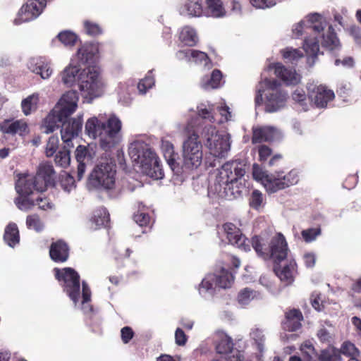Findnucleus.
Returning <instances> with one entry per match:
<instances>
[{
	"instance_id": "nucleus-15",
	"label": "nucleus",
	"mask_w": 361,
	"mask_h": 361,
	"mask_svg": "<svg viewBox=\"0 0 361 361\" xmlns=\"http://www.w3.org/2000/svg\"><path fill=\"white\" fill-rule=\"evenodd\" d=\"M298 266L294 259H286L283 262L274 264L273 270L285 286L291 285L298 274Z\"/></svg>"
},
{
	"instance_id": "nucleus-47",
	"label": "nucleus",
	"mask_w": 361,
	"mask_h": 361,
	"mask_svg": "<svg viewBox=\"0 0 361 361\" xmlns=\"http://www.w3.org/2000/svg\"><path fill=\"white\" fill-rule=\"evenodd\" d=\"M320 361H341L338 349H326L322 351L319 356Z\"/></svg>"
},
{
	"instance_id": "nucleus-33",
	"label": "nucleus",
	"mask_w": 361,
	"mask_h": 361,
	"mask_svg": "<svg viewBox=\"0 0 361 361\" xmlns=\"http://www.w3.org/2000/svg\"><path fill=\"white\" fill-rule=\"evenodd\" d=\"M179 39L185 44L192 47L196 44L197 37L195 30L193 28L189 26H185L181 30Z\"/></svg>"
},
{
	"instance_id": "nucleus-36",
	"label": "nucleus",
	"mask_w": 361,
	"mask_h": 361,
	"mask_svg": "<svg viewBox=\"0 0 361 361\" xmlns=\"http://www.w3.org/2000/svg\"><path fill=\"white\" fill-rule=\"evenodd\" d=\"M66 144L65 146L56 154L54 158L55 164L62 168H66L69 166L71 162L70 148Z\"/></svg>"
},
{
	"instance_id": "nucleus-46",
	"label": "nucleus",
	"mask_w": 361,
	"mask_h": 361,
	"mask_svg": "<svg viewBox=\"0 0 361 361\" xmlns=\"http://www.w3.org/2000/svg\"><path fill=\"white\" fill-rule=\"evenodd\" d=\"M15 204L20 210L27 211L35 206V200H32L28 196L19 195L15 199Z\"/></svg>"
},
{
	"instance_id": "nucleus-38",
	"label": "nucleus",
	"mask_w": 361,
	"mask_h": 361,
	"mask_svg": "<svg viewBox=\"0 0 361 361\" xmlns=\"http://www.w3.org/2000/svg\"><path fill=\"white\" fill-rule=\"evenodd\" d=\"M31 68L32 72L40 75L43 79L49 78L52 73L49 64L42 60H37Z\"/></svg>"
},
{
	"instance_id": "nucleus-24",
	"label": "nucleus",
	"mask_w": 361,
	"mask_h": 361,
	"mask_svg": "<svg viewBox=\"0 0 361 361\" xmlns=\"http://www.w3.org/2000/svg\"><path fill=\"white\" fill-rule=\"evenodd\" d=\"M110 221V215L108 210L100 207L94 209L89 219L90 228L92 230H98L102 228H106L109 226Z\"/></svg>"
},
{
	"instance_id": "nucleus-5",
	"label": "nucleus",
	"mask_w": 361,
	"mask_h": 361,
	"mask_svg": "<svg viewBox=\"0 0 361 361\" xmlns=\"http://www.w3.org/2000/svg\"><path fill=\"white\" fill-rule=\"evenodd\" d=\"M129 155L140 163L144 172L149 177L159 180L164 176V171L157 154L144 142H136L129 147Z\"/></svg>"
},
{
	"instance_id": "nucleus-10",
	"label": "nucleus",
	"mask_w": 361,
	"mask_h": 361,
	"mask_svg": "<svg viewBox=\"0 0 361 361\" xmlns=\"http://www.w3.org/2000/svg\"><path fill=\"white\" fill-rule=\"evenodd\" d=\"M195 132L189 135L183 145V165L187 169L197 168L202 160V145Z\"/></svg>"
},
{
	"instance_id": "nucleus-11",
	"label": "nucleus",
	"mask_w": 361,
	"mask_h": 361,
	"mask_svg": "<svg viewBox=\"0 0 361 361\" xmlns=\"http://www.w3.org/2000/svg\"><path fill=\"white\" fill-rule=\"evenodd\" d=\"M47 3V0H27L19 9L14 23L20 25L35 20L42 14Z\"/></svg>"
},
{
	"instance_id": "nucleus-1",
	"label": "nucleus",
	"mask_w": 361,
	"mask_h": 361,
	"mask_svg": "<svg viewBox=\"0 0 361 361\" xmlns=\"http://www.w3.org/2000/svg\"><path fill=\"white\" fill-rule=\"evenodd\" d=\"M78 101V97L76 92H67L61 99V107L55 108L44 120L47 133H52L61 127V139L68 147H73V139L78 137L82 130V116L69 118L77 109Z\"/></svg>"
},
{
	"instance_id": "nucleus-13",
	"label": "nucleus",
	"mask_w": 361,
	"mask_h": 361,
	"mask_svg": "<svg viewBox=\"0 0 361 361\" xmlns=\"http://www.w3.org/2000/svg\"><path fill=\"white\" fill-rule=\"evenodd\" d=\"M246 173V164L241 159L226 162L219 171V182L243 180Z\"/></svg>"
},
{
	"instance_id": "nucleus-19",
	"label": "nucleus",
	"mask_w": 361,
	"mask_h": 361,
	"mask_svg": "<svg viewBox=\"0 0 361 361\" xmlns=\"http://www.w3.org/2000/svg\"><path fill=\"white\" fill-rule=\"evenodd\" d=\"M51 259L56 263L66 262L70 256V247L68 244L62 239L52 242L49 251Z\"/></svg>"
},
{
	"instance_id": "nucleus-40",
	"label": "nucleus",
	"mask_w": 361,
	"mask_h": 361,
	"mask_svg": "<svg viewBox=\"0 0 361 361\" xmlns=\"http://www.w3.org/2000/svg\"><path fill=\"white\" fill-rule=\"evenodd\" d=\"M303 49L307 54L311 56L313 58L317 57L318 52L319 51V45L317 37H306L304 40Z\"/></svg>"
},
{
	"instance_id": "nucleus-58",
	"label": "nucleus",
	"mask_w": 361,
	"mask_h": 361,
	"mask_svg": "<svg viewBox=\"0 0 361 361\" xmlns=\"http://www.w3.org/2000/svg\"><path fill=\"white\" fill-rule=\"evenodd\" d=\"M164 157L165 159L166 160L168 164L170 166L171 169L173 171L175 170L176 166L177 164L176 163V157L177 154H176L174 152L164 150Z\"/></svg>"
},
{
	"instance_id": "nucleus-23",
	"label": "nucleus",
	"mask_w": 361,
	"mask_h": 361,
	"mask_svg": "<svg viewBox=\"0 0 361 361\" xmlns=\"http://www.w3.org/2000/svg\"><path fill=\"white\" fill-rule=\"evenodd\" d=\"M279 135V131L271 126H260L252 128V143L269 142Z\"/></svg>"
},
{
	"instance_id": "nucleus-12",
	"label": "nucleus",
	"mask_w": 361,
	"mask_h": 361,
	"mask_svg": "<svg viewBox=\"0 0 361 361\" xmlns=\"http://www.w3.org/2000/svg\"><path fill=\"white\" fill-rule=\"evenodd\" d=\"M324 19L318 13L310 14L305 20H301L293 29L295 37L302 36L304 33L309 34L314 32L319 34L324 29Z\"/></svg>"
},
{
	"instance_id": "nucleus-14",
	"label": "nucleus",
	"mask_w": 361,
	"mask_h": 361,
	"mask_svg": "<svg viewBox=\"0 0 361 361\" xmlns=\"http://www.w3.org/2000/svg\"><path fill=\"white\" fill-rule=\"evenodd\" d=\"M288 244L281 233H277L269 243L267 259H272L274 264L283 262L288 257Z\"/></svg>"
},
{
	"instance_id": "nucleus-34",
	"label": "nucleus",
	"mask_w": 361,
	"mask_h": 361,
	"mask_svg": "<svg viewBox=\"0 0 361 361\" xmlns=\"http://www.w3.org/2000/svg\"><path fill=\"white\" fill-rule=\"evenodd\" d=\"M207 15L213 17H221L224 14V9L221 0H206Z\"/></svg>"
},
{
	"instance_id": "nucleus-9",
	"label": "nucleus",
	"mask_w": 361,
	"mask_h": 361,
	"mask_svg": "<svg viewBox=\"0 0 361 361\" xmlns=\"http://www.w3.org/2000/svg\"><path fill=\"white\" fill-rule=\"evenodd\" d=\"M111 163H100L90 173L89 183L95 188L111 190L115 185L116 170Z\"/></svg>"
},
{
	"instance_id": "nucleus-26",
	"label": "nucleus",
	"mask_w": 361,
	"mask_h": 361,
	"mask_svg": "<svg viewBox=\"0 0 361 361\" xmlns=\"http://www.w3.org/2000/svg\"><path fill=\"white\" fill-rule=\"evenodd\" d=\"M322 46L331 51L341 49V44L332 25L329 26L326 33L323 35Z\"/></svg>"
},
{
	"instance_id": "nucleus-50",
	"label": "nucleus",
	"mask_w": 361,
	"mask_h": 361,
	"mask_svg": "<svg viewBox=\"0 0 361 361\" xmlns=\"http://www.w3.org/2000/svg\"><path fill=\"white\" fill-rule=\"evenodd\" d=\"M59 185L64 191L69 192L75 188V179L72 176L65 173L61 176Z\"/></svg>"
},
{
	"instance_id": "nucleus-8",
	"label": "nucleus",
	"mask_w": 361,
	"mask_h": 361,
	"mask_svg": "<svg viewBox=\"0 0 361 361\" xmlns=\"http://www.w3.org/2000/svg\"><path fill=\"white\" fill-rule=\"evenodd\" d=\"M266 88L265 110L272 113L279 110L286 104L287 93L279 89L280 83L276 79L265 78L262 82Z\"/></svg>"
},
{
	"instance_id": "nucleus-3",
	"label": "nucleus",
	"mask_w": 361,
	"mask_h": 361,
	"mask_svg": "<svg viewBox=\"0 0 361 361\" xmlns=\"http://www.w3.org/2000/svg\"><path fill=\"white\" fill-rule=\"evenodd\" d=\"M122 123L115 116H110L102 122L97 117L89 118L85 123V132L93 138L99 137L100 147L107 152L119 143L121 139Z\"/></svg>"
},
{
	"instance_id": "nucleus-17",
	"label": "nucleus",
	"mask_w": 361,
	"mask_h": 361,
	"mask_svg": "<svg viewBox=\"0 0 361 361\" xmlns=\"http://www.w3.org/2000/svg\"><path fill=\"white\" fill-rule=\"evenodd\" d=\"M219 195L228 200L237 199L247 192V187L243 180L219 182Z\"/></svg>"
},
{
	"instance_id": "nucleus-18",
	"label": "nucleus",
	"mask_w": 361,
	"mask_h": 361,
	"mask_svg": "<svg viewBox=\"0 0 361 361\" xmlns=\"http://www.w3.org/2000/svg\"><path fill=\"white\" fill-rule=\"evenodd\" d=\"M308 96L318 108L326 107L327 104L335 97L334 92L331 90L322 85L314 86L312 89L309 88Z\"/></svg>"
},
{
	"instance_id": "nucleus-28",
	"label": "nucleus",
	"mask_w": 361,
	"mask_h": 361,
	"mask_svg": "<svg viewBox=\"0 0 361 361\" xmlns=\"http://www.w3.org/2000/svg\"><path fill=\"white\" fill-rule=\"evenodd\" d=\"M267 240L264 238L257 235L252 236L250 240V244L251 243L257 256L264 260H267L268 256L267 253L268 251V247L267 246Z\"/></svg>"
},
{
	"instance_id": "nucleus-53",
	"label": "nucleus",
	"mask_w": 361,
	"mask_h": 361,
	"mask_svg": "<svg viewBox=\"0 0 361 361\" xmlns=\"http://www.w3.org/2000/svg\"><path fill=\"white\" fill-rule=\"evenodd\" d=\"M263 195L258 190H254L249 199V205L255 209H259L263 202Z\"/></svg>"
},
{
	"instance_id": "nucleus-49",
	"label": "nucleus",
	"mask_w": 361,
	"mask_h": 361,
	"mask_svg": "<svg viewBox=\"0 0 361 361\" xmlns=\"http://www.w3.org/2000/svg\"><path fill=\"white\" fill-rule=\"evenodd\" d=\"M281 52L283 59H287L292 63L297 61L299 59L303 56L302 53L300 50L290 47H286V49H282Z\"/></svg>"
},
{
	"instance_id": "nucleus-37",
	"label": "nucleus",
	"mask_w": 361,
	"mask_h": 361,
	"mask_svg": "<svg viewBox=\"0 0 361 361\" xmlns=\"http://www.w3.org/2000/svg\"><path fill=\"white\" fill-rule=\"evenodd\" d=\"M232 338L228 335H223L216 345V350L219 354H228L233 349Z\"/></svg>"
},
{
	"instance_id": "nucleus-48",
	"label": "nucleus",
	"mask_w": 361,
	"mask_h": 361,
	"mask_svg": "<svg viewBox=\"0 0 361 361\" xmlns=\"http://www.w3.org/2000/svg\"><path fill=\"white\" fill-rule=\"evenodd\" d=\"M133 219L139 226H147L149 224L151 218L149 214L145 212L143 206L142 209L139 207L137 212L134 214Z\"/></svg>"
},
{
	"instance_id": "nucleus-35",
	"label": "nucleus",
	"mask_w": 361,
	"mask_h": 361,
	"mask_svg": "<svg viewBox=\"0 0 361 361\" xmlns=\"http://www.w3.org/2000/svg\"><path fill=\"white\" fill-rule=\"evenodd\" d=\"M38 102V94H32L24 99L21 103L22 110L24 114L27 116L30 114L32 111H35L37 108Z\"/></svg>"
},
{
	"instance_id": "nucleus-2",
	"label": "nucleus",
	"mask_w": 361,
	"mask_h": 361,
	"mask_svg": "<svg viewBox=\"0 0 361 361\" xmlns=\"http://www.w3.org/2000/svg\"><path fill=\"white\" fill-rule=\"evenodd\" d=\"M99 46V42H86L76 53L78 65L87 66L80 75L79 89L82 96L90 100L99 97L102 91L99 68L96 66L100 58Z\"/></svg>"
},
{
	"instance_id": "nucleus-51",
	"label": "nucleus",
	"mask_w": 361,
	"mask_h": 361,
	"mask_svg": "<svg viewBox=\"0 0 361 361\" xmlns=\"http://www.w3.org/2000/svg\"><path fill=\"white\" fill-rule=\"evenodd\" d=\"M84 28L85 32L90 36H98L102 33V28L101 26L92 21L85 20L84 21Z\"/></svg>"
},
{
	"instance_id": "nucleus-60",
	"label": "nucleus",
	"mask_w": 361,
	"mask_h": 361,
	"mask_svg": "<svg viewBox=\"0 0 361 361\" xmlns=\"http://www.w3.org/2000/svg\"><path fill=\"white\" fill-rule=\"evenodd\" d=\"M121 339L124 343H128L134 336V332L130 326H125L121 329Z\"/></svg>"
},
{
	"instance_id": "nucleus-62",
	"label": "nucleus",
	"mask_w": 361,
	"mask_h": 361,
	"mask_svg": "<svg viewBox=\"0 0 361 361\" xmlns=\"http://www.w3.org/2000/svg\"><path fill=\"white\" fill-rule=\"evenodd\" d=\"M303 261L307 268H313L316 263V255L314 252H305L303 255Z\"/></svg>"
},
{
	"instance_id": "nucleus-64",
	"label": "nucleus",
	"mask_w": 361,
	"mask_h": 361,
	"mask_svg": "<svg viewBox=\"0 0 361 361\" xmlns=\"http://www.w3.org/2000/svg\"><path fill=\"white\" fill-rule=\"evenodd\" d=\"M350 35L354 39L355 42L361 47V30L359 27L351 26L349 28Z\"/></svg>"
},
{
	"instance_id": "nucleus-56",
	"label": "nucleus",
	"mask_w": 361,
	"mask_h": 361,
	"mask_svg": "<svg viewBox=\"0 0 361 361\" xmlns=\"http://www.w3.org/2000/svg\"><path fill=\"white\" fill-rule=\"evenodd\" d=\"M255 298V292L249 288L242 289L238 295V301L240 304H247Z\"/></svg>"
},
{
	"instance_id": "nucleus-31",
	"label": "nucleus",
	"mask_w": 361,
	"mask_h": 361,
	"mask_svg": "<svg viewBox=\"0 0 361 361\" xmlns=\"http://www.w3.org/2000/svg\"><path fill=\"white\" fill-rule=\"evenodd\" d=\"M264 188L269 192H276L285 189L284 183L282 182L281 173H277V176L270 174L269 178L265 180Z\"/></svg>"
},
{
	"instance_id": "nucleus-16",
	"label": "nucleus",
	"mask_w": 361,
	"mask_h": 361,
	"mask_svg": "<svg viewBox=\"0 0 361 361\" xmlns=\"http://www.w3.org/2000/svg\"><path fill=\"white\" fill-rule=\"evenodd\" d=\"M222 227L228 243L245 252L250 251V240L238 227L231 222L224 224Z\"/></svg>"
},
{
	"instance_id": "nucleus-20",
	"label": "nucleus",
	"mask_w": 361,
	"mask_h": 361,
	"mask_svg": "<svg viewBox=\"0 0 361 361\" xmlns=\"http://www.w3.org/2000/svg\"><path fill=\"white\" fill-rule=\"evenodd\" d=\"M275 75L281 80L286 85H296L300 81V75L295 69L288 68L281 63L272 65Z\"/></svg>"
},
{
	"instance_id": "nucleus-6",
	"label": "nucleus",
	"mask_w": 361,
	"mask_h": 361,
	"mask_svg": "<svg viewBox=\"0 0 361 361\" xmlns=\"http://www.w3.org/2000/svg\"><path fill=\"white\" fill-rule=\"evenodd\" d=\"M202 139L210 153L216 157H224L230 149L228 135L220 134L214 126L208 125L203 128Z\"/></svg>"
},
{
	"instance_id": "nucleus-29",
	"label": "nucleus",
	"mask_w": 361,
	"mask_h": 361,
	"mask_svg": "<svg viewBox=\"0 0 361 361\" xmlns=\"http://www.w3.org/2000/svg\"><path fill=\"white\" fill-rule=\"evenodd\" d=\"M203 6L202 0H188L182 7L181 13H186L190 16H200L203 13Z\"/></svg>"
},
{
	"instance_id": "nucleus-61",
	"label": "nucleus",
	"mask_w": 361,
	"mask_h": 361,
	"mask_svg": "<svg viewBox=\"0 0 361 361\" xmlns=\"http://www.w3.org/2000/svg\"><path fill=\"white\" fill-rule=\"evenodd\" d=\"M175 340L176 343L178 345L183 346L188 341V336L183 329L178 328L175 332Z\"/></svg>"
},
{
	"instance_id": "nucleus-7",
	"label": "nucleus",
	"mask_w": 361,
	"mask_h": 361,
	"mask_svg": "<svg viewBox=\"0 0 361 361\" xmlns=\"http://www.w3.org/2000/svg\"><path fill=\"white\" fill-rule=\"evenodd\" d=\"M54 276L60 283L63 291L68 295L75 305L79 301L80 293V278L78 273L71 267L54 268Z\"/></svg>"
},
{
	"instance_id": "nucleus-54",
	"label": "nucleus",
	"mask_w": 361,
	"mask_h": 361,
	"mask_svg": "<svg viewBox=\"0 0 361 361\" xmlns=\"http://www.w3.org/2000/svg\"><path fill=\"white\" fill-rule=\"evenodd\" d=\"M59 140L58 136L51 135L47 143L45 154L47 157H52L59 148Z\"/></svg>"
},
{
	"instance_id": "nucleus-25",
	"label": "nucleus",
	"mask_w": 361,
	"mask_h": 361,
	"mask_svg": "<svg viewBox=\"0 0 361 361\" xmlns=\"http://www.w3.org/2000/svg\"><path fill=\"white\" fill-rule=\"evenodd\" d=\"M286 320L283 323V328L286 331H296L302 326L301 322L303 315L300 310L293 309L286 313Z\"/></svg>"
},
{
	"instance_id": "nucleus-39",
	"label": "nucleus",
	"mask_w": 361,
	"mask_h": 361,
	"mask_svg": "<svg viewBox=\"0 0 361 361\" xmlns=\"http://www.w3.org/2000/svg\"><path fill=\"white\" fill-rule=\"evenodd\" d=\"M80 68L77 66L66 67L61 73L62 81L65 85H72L75 80V77L79 73Z\"/></svg>"
},
{
	"instance_id": "nucleus-57",
	"label": "nucleus",
	"mask_w": 361,
	"mask_h": 361,
	"mask_svg": "<svg viewBox=\"0 0 361 361\" xmlns=\"http://www.w3.org/2000/svg\"><path fill=\"white\" fill-rule=\"evenodd\" d=\"M253 177L255 180L260 181L263 185L265 184V180L269 178L270 174L267 173V171H263L258 165L254 164L253 166V171H252Z\"/></svg>"
},
{
	"instance_id": "nucleus-55",
	"label": "nucleus",
	"mask_w": 361,
	"mask_h": 361,
	"mask_svg": "<svg viewBox=\"0 0 361 361\" xmlns=\"http://www.w3.org/2000/svg\"><path fill=\"white\" fill-rule=\"evenodd\" d=\"M321 234L320 227L310 228L302 231L301 235L306 243H310Z\"/></svg>"
},
{
	"instance_id": "nucleus-22",
	"label": "nucleus",
	"mask_w": 361,
	"mask_h": 361,
	"mask_svg": "<svg viewBox=\"0 0 361 361\" xmlns=\"http://www.w3.org/2000/svg\"><path fill=\"white\" fill-rule=\"evenodd\" d=\"M0 130L4 134L24 137L29 133V127L23 120L14 121L5 120L0 125Z\"/></svg>"
},
{
	"instance_id": "nucleus-59",
	"label": "nucleus",
	"mask_w": 361,
	"mask_h": 361,
	"mask_svg": "<svg viewBox=\"0 0 361 361\" xmlns=\"http://www.w3.org/2000/svg\"><path fill=\"white\" fill-rule=\"evenodd\" d=\"M35 205H37L39 209L47 210L53 207V204L50 200L46 197H39L35 200Z\"/></svg>"
},
{
	"instance_id": "nucleus-42",
	"label": "nucleus",
	"mask_w": 361,
	"mask_h": 361,
	"mask_svg": "<svg viewBox=\"0 0 361 361\" xmlns=\"http://www.w3.org/2000/svg\"><path fill=\"white\" fill-rule=\"evenodd\" d=\"M338 352L340 355L342 354L350 358L355 356H360V355L359 349L355 345V344L348 341L342 343Z\"/></svg>"
},
{
	"instance_id": "nucleus-27",
	"label": "nucleus",
	"mask_w": 361,
	"mask_h": 361,
	"mask_svg": "<svg viewBox=\"0 0 361 361\" xmlns=\"http://www.w3.org/2000/svg\"><path fill=\"white\" fill-rule=\"evenodd\" d=\"M215 285L221 288H228L231 286L234 281V276L232 273L225 268H221L219 273L214 275Z\"/></svg>"
},
{
	"instance_id": "nucleus-63",
	"label": "nucleus",
	"mask_w": 361,
	"mask_h": 361,
	"mask_svg": "<svg viewBox=\"0 0 361 361\" xmlns=\"http://www.w3.org/2000/svg\"><path fill=\"white\" fill-rule=\"evenodd\" d=\"M259 159L260 161H266L271 154V149L267 145H260L258 149Z\"/></svg>"
},
{
	"instance_id": "nucleus-43",
	"label": "nucleus",
	"mask_w": 361,
	"mask_h": 361,
	"mask_svg": "<svg viewBox=\"0 0 361 361\" xmlns=\"http://www.w3.org/2000/svg\"><path fill=\"white\" fill-rule=\"evenodd\" d=\"M26 226L27 228L34 229L36 232H41L44 229V224L39 215L36 214L27 216Z\"/></svg>"
},
{
	"instance_id": "nucleus-21",
	"label": "nucleus",
	"mask_w": 361,
	"mask_h": 361,
	"mask_svg": "<svg viewBox=\"0 0 361 361\" xmlns=\"http://www.w3.org/2000/svg\"><path fill=\"white\" fill-rule=\"evenodd\" d=\"M176 57L179 59H186L192 61L196 64H201L205 67L210 68L212 61L208 55L203 51L195 49L180 50L176 53Z\"/></svg>"
},
{
	"instance_id": "nucleus-45",
	"label": "nucleus",
	"mask_w": 361,
	"mask_h": 361,
	"mask_svg": "<svg viewBox=\"0 0 361 361\" xmlns=\"http://www.w3.org/2000/svg\"><path fill=\"white\" fill-rule=\"evenodd\" d=\"M154 78L152 71H148L146 76L140 80L137 84V89L141 93H145L149 88L154 85Z\"/></svg>"
},
{
	"instance_id": "nucleus-41",
	"label": "nucleus",
	"mask_w": 361,
	"mask_h": 361,
	"mask_svg": "<svg viewBox=\"0 0 361 361\" xmlns=\"http://www.w3.org/2000/svg\"><path fill=\"white\" fill-rule=\"evenodd\" d=\"M222 73L219 69H214L210 75L209 79L204 81L202 87L204 89L207 88H218L220 86L222 80Z\"/></svg>"
},
{
	"instance_id": "nucleus-44",
	"label": "nucleus",
	"mask_w": 361,
	"mask_h": 361,
	"mask_svg": "<svg viewBox=\"0 0 361 361\" xmlns=\"http://www.w3.org/2000/svg\"><path fill=\"white\" fill-rule=\"evenodd\" d=\"M59 40L65 46H74L78 41V36L71 31H63L57 35Z\"/></svg>"
},
{
	"instance_id": "nucleus-52",
	"label": "nucleus",
	"mask_w": 361,
	"mask_h": 361,
	"mask_svg": "<svg viewBox=\"0 0 361 361\" xmlns=\"http://www.w3.org/2000/svg\"><path fill=\"white\" fill-rule=\"evenodd\" d=\"M281 174L283 173H281ZM281 179L282 182L284 183L285 188L295 185L299 181V175L298 172L293 169L290 171H289L287 174L282 176L281 175Z\"/></svg>"
},
{
	"instance_id": "nucleus-4",
	"label": "nucleus",
	"mask_w": 361,
	"mask_h": 361,
	"mask_svg": "<svg viewBox=\"0 0 361 361\" xmlns=\"http://www.w3.org/2000/svg\"><path fill=\"white\" fill-rule=\"evenodd\" d=\"M56 178V172L51 163H41L36 175L25 174L18 178L16 184V191L22 196H30L35 191L44 192L48 187L55 185Z\"/></svg>"
},
{
	"instance_id": "nucleus-30",
	"label": "nucleus",
	"mask_w": 361,
	"mask_h": 361,
	"mask_svg": "<svg viewBox=\"0 0 361 361\" xmlns=\"http://www.w3.org/2000/svg\"><path fill=\"white\" fill-rule=\"evenodd\" d=\"M4 240L10 247H14L19 243V231L15 223H10L7 225L4 234Z\"/></svg>"
},
{
	"instance_id": "nucleus-32",
	"label": "nucleus",
	"mask_w": 361,
	"mask_h": 361,
	"mask_svg": "<svg viewBox=\"0 0 361 361\" xmlns=\"http://www.w3.org/2000/svg\"><path fill=\"white\" fill-rule=\"evenodd\" d=\"M88 149L83 145H79L75 150V159L78 162V176L81 178L85 171V160L87 157Z\"/></svg>"
}]
</instances>
